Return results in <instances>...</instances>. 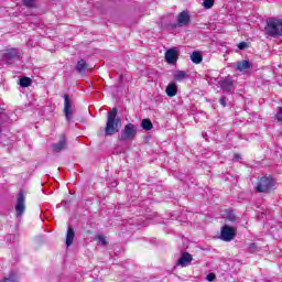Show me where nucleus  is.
Wrapping results in <instances>:
<instances>
[{
	"mask_svg": "<svg viewBox=\"0 0 282 282\" xmlns=\"http://www.w3.org/2000/svg\"><path fill=\"white\" fill-rule=\"evenodd\" d=\"M122 126V119L118 117V108H112L107 115L105 135H116Z\"/></svg>",
	"mask_w": 282,
	"mask_h": 282,
	"instance_id": "nucleus-1",
	"label": "nucleus"
},
{
	"mask_svg": "<svg viewBox=\"0 0 282 282\" xmlns=\"http://www.w3.org/2000/svg\"><path fill=\"white\" fill-rule=\"evenodd\" d=\"M264 32L268 36H272L273 39L282 36V20L274 18L268 19Z\"/></svg>",
	"mask_w": 282,
	"mask_h": 282,
	"instance_id": "nucleus-2",
	"label": "nucleus"
},
{
	"mask_svg": "<svg viewBox=\"0 0 282 282\" xmlns=\"http://www.w3.org/2000/svg\"><path fill=\"white\" fill-rule=\"evenodd\" d=\"M135 135H138V128L133 123H127L121 130L119 140L121 142H127L129 140H134Z\"/></svg>",
	"mask_w": 282,
	"mask_h": 282,
	"instance_id": "nucleus-3",
	"label": "nucleus"
},
{
	"mask_svg": "<svg viewBox=\"0 0 282 282\" xmlns=\"http://www.w3.org/2000/svg\"><path fill=\"white\" fill-rule=\"evenodd\" d=\"M274 186V178L272 176H263L259 180L256 191L257 193H270V189Z\"/></svg>",
	"mask_w": 282,
	"mask_h": 282,
	"instance_id": "nucleus-4",
	"label": "nucleus"
},
{
	"mask_svg": "<svg viewBox=\"0 0 282 282\" xmlns=\"http://www.w3.org/2000/svg\"><path fill=\"white\" fill-rule=\"evenodd\" d=\"M19 58H21V51L19 48H8L2 54V61L7 63V65H12V63Z\"/></svg>",
	"mask_w": 282,
	"mask_h": 282,
	"instance_id": "nucleus-5",
	"label": "nucleus"
},
{
	"mask_svg": "<svg viewBox=\"0 0 282 282\" xmlns=\"http://www.w3.org/2000/svg\"><path fill=\"white\" fill-rule=\"evenodd\" d=\"M74 102L72 101V97L69 95L64 94V116L67 122H72V116H74Z\"/></svg>",
	"mask_w": 282,
	"mask_h": 282,
	"instance_id": "nucleus-6",
	"label": "nucleus"
},
{
	"mask_svg": "<svg viewBox=\"0 0 282 282\" xmlns=\"http://www.w3.org/2000/svg\"><path fill=\"white\" fill-rule=\"evenodd\" d=\"M15 213L17 217H23V214L25 213V192H23V189L18 193Z\"/></svg>",
	"mask_w": 282,
	"mask_h": 282,
	"instance_id": "nucleus-7",
	"label": "nucleus"
},
{
	"mask_svg": "<svg viewBox=\"0 0 282 282\" xmlns=\"http://www.w3.org/2000/svg\"><path fill=\"white\" fill-rule=\"evenodd\" d=\"M235 237H237V229H235L234 227H230L228 225H225L221 227L220 230V239L221 241H232V239H235Z\"/></svg>",
	"mask_w": 282,
	"mask_h": 282,
	"instance_id": "nucleus-8",
	"label": "nucleus"
},
{
	"mask_svg": "<svg viewBox=\"0 0 282 282\" xmlns=\"http://www.w3.org/2000/svg\"><path fill=\"white\" fill-rule=\"evenodd\" d=\"M191 23V13L183 11L177 15V23L172 24V28H184Z\"/></svg>",
	"mask_w": 282,
	"mask_h": 282,
	"instance_id": "nucleus-9",
	"label": "nucleus"
},
{
	"mask_svg": "<svg viewBox=\"0 0 282 282\" xmlns=\"http://www.w3.org/2000/svg\"><path fill=\"white\" fill-rule=\"evenodd\" d=\"M177 58H180V52L177 48L172 47L165 52V61L169 65H175V63H177Z\"/></svg>",
	"mask_w": 282,
	"mask_h": 282,
	"instance_id": "nucleus-10",
	"label": "nucleus"
},
{
	"mask_svg": "<svg viewBox=\"0 0 282 282\" xmlns=\"http://www.w3.org/2000/svg\"><path fill=\"white\" fill-rule=\"evenodd\" d=\"M220 89H223L224 94H230L232 91V87H235V82L231 77H225L223 80L218 82Z\"/></svg>",
	"mask_w": 282,
	"mask_h": 282,
	"instance_id": "nucleus-11",
	"label": "nucleus"
},
{
	"mask_svg": "<svg viewBox=\"0 0 282 282\" xmlns=\"http://www.w3.org/2000/svg\"><path fill=\"white\" fill-rule=\"evenodd\" d=\"M54 153H61V151H65L67 149V137L65 134L59 135V141L57 143H53L51 145Z\"/></svg>",
	"mask_w": 282,
	"mask_h": 282,
	"instance_id": "nucleus-12",
	"label": "nucleus"
},
{
	"mask_svg": "<svg viewBox=\"0 0 282 282\" xmlns=\"http://www.w3.org/2000/svg\"><path fill=\"white\" fill-rule=\"evenodd\" d=\"M193 262V256L188 252L181 253L180 259L176 262V265L181 268H188V265Z\"/></svg>",
	"mask_w": 282,
	"mask_h": 282,
	"instance_id": "nucleus-13",
	"label": "nucleus"
},
{
	"mask_svg": "<svg viewBox=\"0 0 282 282\" xmlns=\"http://www.w3.org/2000/svg\"><path fill=\"white\" fill-rule=\"evenodd\" d=\"M75 69L78 74H87V72H89V65H87V62L82 58L77 62Z\"/></svg>",
	"mask_w": 282,
	"mask_h": 282,
	"instance_id": "nucleus-14",
	"label": "nucleus"
},
{
	"mask_svg": "<svg viewBox=\"0 0 282 282\" xmlns=\"http://www.w3.org/2000/svg\"><path fill=\"white\" fill-rule=\"evenodd\" d=\"M74 237H76V232L74 231V228L72 226H68L67 232H66V246L69 248L72 243H74Z\"/></svg>",
	"mask_w": 282,
	"mask_h": 282,
	"instance_id": "nucleus-15",
	"label": "nucleus"
},
{
	"mask_svg": "<svg viewBox=\"0 0 282 282\" xmlns=\"http://www.w3.org/2000/svg\"><path fill=\"white\" fill-rule=\"evenodd\" d=\"M173 78L176 83H182L188 78V74L185 70H176L173 74Z\"/></svg>",
	"mask_w": 282,
	"mask_h": 282,
	"instance_id": "nucleus-16",
	"label": "nucleus"
},
{
	"mask_svg": "<svg viewBox=\"0 0 282 282\" xmlns=\"http://www.w3.org/2000/svg\"><path fill=\"white\" fill-rule=\"evenodd\" d=\"M165 94L170 98H173V96H177V85L174 82L170 83L165 89Z\"/></svg>",
	"mask_w": 282,
	"mask_h": 282,
	"instance_id": "nucleus-17",
	"label": "nucleus"
},
{
	"mask_svg": "<svg viewBox=\"0 0 282 282\" xmlns=\"http://www.w3.org/2000/svg\"><path fill=\"white\" fill-rule=\"evenodd\" d=\"M192 63H195V65H199V63H202V61H204V56H202V52H193L189 56Z\"/></svg>",
	"mask_w": 282,
	"mask_h": 282,
	"instance_id": "nucleus-18",
	"label": "nucleus"
},
{
	"mask_svg": "<svg viewBox=\"0 0 282 282\" xmlns=\"http://www.w3.org/2000/svg\"><path fill=\"white\" fill-rule=\"evenodd\" d=\"M236 69H238V72H248V69H250V62L246 59L238 62Z\"/></svg>",
	"mask_w": 282,
	"mask_h": 282,
	"instance_id": "nucleus-19",
	"label": "nucleus"
},
{
	"mask_svg": "<svg viewBox=\"0 0 282 282\" xmlns=\"http://www.w3.org/2000/svg\"><path fill=\"white\" fill-rule=\"evenodd\" d=\"M1 282H19V275L17 272L12 271L8 276H4Z\"/></svg>",
	"mask_w": 282,
	"mask_h": 282,
	"instance_id": "nucleus-20",
	"label": "nucleus"
},
{
	"mask_svg": "<svg viewBox=\"0 0 282 282\" xmlns=\"http://www.w3.org/2000/svg\"><path fill=\"white\" fill-rule=\"evenodd\" d=\"M37 1L39 0H22L23 6H25V8H29L30 10L39 8L37 6Z\"/></svg>",
	"mask_w": 282,
	"mask_h": 282,
	"instance_id": "nucleus-21",
	"label": "nucleus"
},
{
	"mask_svg": "<svg viewBox=\"0 0 282 282\" xmlns=\"http://www.w3.org/2000/svg\"><path fill=\"white\" fill-rule=\"evenodd\" d=\"M141 127L144 131H151V129H153V123L149 119H143L141 121Z\"/></svg>",
	"mask_w": 282,
	"mask_h": 282,
	"instance_id": "nucleus-22",
	"label": "nucleus"
},
{
	"mask_svg": "<svg viewBox=\"0 0 282 282\" xmlns=\"http://www.w3.org/2000/svg\"><path fill=\"white\" fill-rule=\"evenodd\" d=\"M19 85H20V87H30V85H32V78H30V77L20 78Z\"/></svg>",
	"mask_w": 282,
	"mask_h": 282,
	"instance_id": "nucleus-23",
	"label": "nucleus"
},
{
	"mask_svg": "<svg viewBox=\"0 0 282 282\" xmlns=\"http://www.w3.org/2000/svg\"><path fill=\"white\" fill-rule=\"evenodd\" d=\"M213 6H215V0H204L203 1V7L205 8V10H210V8H213Z\"/></svg>",
	"mask_w": 282,
	"mask_h": 282,
	"instance_id": "nucleus-24",
	"label": "nucleus"
},
{
	"mask_svg": "<svg viewBox=\"0 0 282 282\" xmlns=\"http://www.w3.org/2000/svg\"><path fill=\"white\" fill-rule=\"evenodd\" d=\"M227 219L229 221H237V216L235 215V212L230 210L227 213Z\"/></svg>",
	"mask_w": 282,
	"mask_h": 282,
	"instance_id": "nucleus-25",
	"label": "nucleus"
},
{
	"mask_svg": "<svg viewBox=\"0 0 282 282\" xmlns=\"http://www.w3.org/2000/svg\"><path fill=\"white\" fill-rule=\"evenodd\" d=\"M279 111L275 115V120H278V122H282V107L278 108Z\"/></svg>",
	"mask_w": 282,
	"mask_h": 282,
	"instance_id": "nucleus-26",
	"label": "nucleus"
},
{
	"mask_svg": "<svg viewBox=\"0 0 282 282\" xmlns=\"http://www.w3.org/2000/svg\"><path fill=\"white\" fill-rule=\"evenodd\" d=\"M247 47H248V43H246V42H240L238 44V48H240V50H246Z\"/></svg>",
	"mask_w": 282,
	"mask_h": 282,
	"instance_id": "nucleus-27",
	"label": "nucleus"
},
{
	"mask_svg": "<svg viewBox=\"0 0 282 282\" xmlns=\"http://www.w3.org/2000/svg\"><path fill=\"white\" fill-rule=\"evenodd\" d=\"M219 102H220L221 107H226V105H227V99H226V97H221V98L219 99Z\"/></svg>",
	"mask_w": 282,
	"mask_h": 282,
	"instance_id": "nucleus-28",
	"label": "nucleus"
},
{
	"mask_svg": "<svg viewBox=\"0 0 282 282\" xmlns=\"http://www.w3.org/2000/svg\"><path fill=\"white\" fill-rule=\"evenodd\" d=\"M216 276L215 273L207 274V281H215Z\"/></svg>",
	"mask_w": 282,
	"mask_h": 282,
	"instance_id": "nucleus-29",
	"label": "nucleus"
},
{
	"mask_svg": "<svg viewBox=\"0 0 282 282\" xmlns=\"http://www.w3.org/2000/svg\"><path fill=\"white\" fill-rule=\"evenodd\" d=\"M98 239H99L100 243H102V246H107V240L105 239V237L99 236Z\"/></svg>",
	"mask_w": 282,
	"mask_h": 282,
	"instance_id": "nucleus-30",
	"label": "nucleus"
},
{
	"mask_svg": "<svg viewBox=\"0 0 282 282\" xmlns=\"http://www.w3.org/2000/svg\"><path fill=\"white\" fill-rule=\"evenodd\" d=\"M234 158H235V160H241V155H239V154H235Z\"/></svg>",
	"mask_w": 282,
	"mask_h": 282,
	"instance_id": "nucleus-31",
	"label": "nucleus"
},
{
	"mask_svg": "<svg viewBox=\"0 0 282 282\" xmlns=\"http://www.w3.org/2000/svg\"><path fill=\"white\" fill-rule=\"evenodd\" d=\"M256 247H257L256 243H250V245H249V248H256Z\"/></svg>",
	"mask_w": 282,
	"mask_h": 282,
	"instance_id": "nucleus-32",
	"label": "nucleus"
},
{
	"mask_svg": "<svg viewBox=\"0 0 282 282\" xmlns=\"http://www.w3.org/2000/svg\"><path fill=\"white\" fill-rule=\"evenodd\" d=\"M3 130L1 129V126H0V133L2 132Z\"/></svg>",
	"mask_w": 282,
	"mask_h": 282,
	"instance_id": "nucleus-33",
	"label": "nucleus"
}]
</instances>
